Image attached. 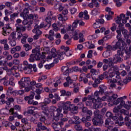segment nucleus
<instances>
[{
  "label": "nucleus",
  "instance_id": "nucleus-1",
  "mask_svg": "<svg viewBox=\"0 0 131 131\" xmlns=\"http://www.w3.org/2000/svg\"><path fill=\"white\" fill-rule=\"evenodd\" d=\"M118 98V95L116 94H113L111 95V93L105 92L104 93V96L102 97V98H100V97L97 98V101H98L99 103L100 107L103 106L101 103L103 102V101H107L108 102V106L111 107L113 106V105H118L117 107H115L114 110L113 112L114 113H117V112H119L120 109H122V108H128V105H126V103H125V101L124 100H126L127 99V96H124ZM116 99H117L116 100Z\"/></svg>",
  "mask_w": 131,
  "mask_h": 131
},
{
  "label": "nucleus",
  "instance_id": "nucleus-2",
  "mask_svg": "<svg viewBox=\"0 0 131 131\" xmlns=\"http://www.w3.org/2000/svg\"><path fill=\"white\" fill-rule=\"evenodd\" d=\"M115 74H116V79H110L108 80V83H111L110 86L112 88H115V82L118 84V85H123V83L126 84L129 80H131V72L128 74V78L124 79L123 81L121 78H120V73H119V69H118V67L114 66L111 67L108 70V76L110 78H112V77H114L115 76Z\"/></svg>",
  "mask_w": 131,
  "mask_h": 131
},
{
  "label": "nucleus",
  "instance_id": "nucleus-3",
  "mask_svg": "<svg viewBox=\"0 0 131 131\" xmlns=\"http://www.w3.org/2000/svg\"><path fill=\"white\" fill-rule=\"evenodd\" d=\"M118 49L119 50H118L117 54L114 57V58L104 59L103 60V63L108 64L109 66H112L113 63H118V62H122L123 60L122 58L123 57L124 51H125L127 55H131V46H129V49H127V48L125 46H119V48Z\"/></svg>",
  "mask_w": 131,
  "mask_h": 131
},
{
  "label": "nucleus",
  "instance_id": "nucleus-4",
  "mask_svg": "<svg viewBox=\"0 0 131 131\" xmlns=\"http://www.w3.org/2000/svg\"><path fill=\"white\" fill-rule=\"evenodd\" d=\"M41 109L43 111V113L46 115L51 114V116L54 117V120H59L60 118L63 117L62 113V107L57 108L55 106H52L50 107V112L49 111V107L47 105H42Z\"/></svg>",
  "mask_w": 131,
  "mask_h": 131
},
{
  "label": "nucleus",
  "instance_id": "nucleus-5",
  "mask_svg": "<svg viewBox=\"0 0 131 131\" xmlns=\"http://www.w3.org/2000/svg\"><path fill=\"white\" fill-rule=\"evenodd\" d=\"M49 55L47 56V61L54 59V63H58L59 60H63L65 57V52H62L58 54V51L54 47L52 48L49 52Z\"/></svg>",
  "mask_w": 131,
  "mask_h": 131
},
{
  "label": "nucleus",
  "instance_id": "nucleus-6",
  "mask_svg": "<svg viewBox=\"0 0 131 131\" xmlns=\"http://www.w3.org/2000/svg\"><path fill=\"white\" fill-rule=\"evenodd\" d=\"M18 84L20 89H25L26 92H30L32 90V86H30V78L29 77H25L21 78L18 81Z\"/></svg>",
  "mask_w": 131,
  "mask_h": 131
},
{
  "label": "nucleus",
  "instance_id": "nucleus-7",
  "mask_svg": "<svg viewBox=\"0 0 131 131\" xmlns=\"http://www.w3.org/2000/svg\"><path fill=\"white\" fill-rule=\"evenodd\" d=\"M100 112L99 111H95L94 113V117L92 119L93 124L94 125H102L103 124V120L101 115H99Z\"/></svg>",
  "mask_w": 131,
  "mask_h": 131
},
{
  "label": "nucleus",
  "instance_id": "nucleus-8",
  "mask_svg": "<svg viewBox=\"0 0 131 131\" xmlns=\"http://www.w3.org/2000/svg\"><path fill=\"white\" fill-rule=\"evenodd\" d=\"M119 48V42H116V45L114 46L113 47L111 46V45H108L107 46V51L103 52V56L104 57V58H108V57H110L111 55V51H115V50L118 49Z\"/></svg>",
  "mask_w": 131,
  "mask_h": 131
},
{
  "label": "nucleus",
  "instance_id": "nucleus-9",
  "mask_svg": "<svg viewBox=\"0 0 131 131\" xmlns=\"http://www.w3.org/2000/svg\"><path fill=\"white\" fill-rule=\"evenodd\" d=\"M85 101H87V102H89L88 101H91L94 104V108H95V109L100 108V102L98 101V98H97L96 100L94 96H88V98L84 97L82 99V101L85 102Z\"/></svg>",
  "mask_w": 131,
  "mask_h": 131
},
{
  "label": "nucleus",
  "instance_id": "nucleus-10",
  "mask_svg": "<svg viewBox=\"0 0 131 131\" xmlns=\"http://www.w3.org/2000/svg\"><path fill=\"white\" fill-rule=\"evenodd\" d=\"M45 26V24H41L40 27L38 25L35 26V28L32 30L33 33H35L36 35L33 36L34 39H38L39 38V36L41 35V32L39 30V28H41Z\"/></svg>",
  "mask_w": 131,
  "mask_h": 131
},
{
  "label": "nucleus",
  "instance_id": "nucleus-11",
  "mask_svg": "<svg viewBox=\"0 0 131 131\" xmlns=\"http://www.w3.org/2000/svg\"><path fill=\"white\" fill-rule=\"evenodd\" d=\"M79 33V30H77L76 31H72V33L70 34V36L68 34H66L64 36V39H68V38H74V40H77L78 39V34Z\"/></svg>",
  "mask_w": 131,
  "mask_h": 131
},
{
  "label": "nucleus",
  "instance_id": "nucleus-12",
  "mask_svg": "<svg viewBox=\"0 0 131 131\" xmlns=\"http://www.w3.org/2000/svg\"><path fill=\"white\" fill-rule=\"evenodd\" d=\"M17 38L16 37V32H13L10 35L8 40H9V45L11 47H15L16 46V40Z\"/></svg>",
  "mask_w": 131,
  "mask_h": 131
},
{
  "label": "nucleus",
  "instance_id": "nucleus-13",
  "mask_svg": "<svg viewBox=\"0 0 131 131\" xmlns=\"http://www.w3.org/2000/svg\"><path fill=\"white\" fill-rule=\"evenodd\" d=\"M32 53L33 56H34V59H35V60H40V47H37L35 48L34 49H33L32 50Z\"/></svg>",
  "mask_w": 131,
  "mask_h": 131
},
{
  "label": "nucleus",
  "instance_id": "nucleus-14",
  "mask_svg": "<svg viewBox=\"0 0 131 131\" xmlns=\"http://www.w3.org/2000/svg\"><path fill=\"white\" fill-rule=\"evenodd\" d=\"M3 35H4V36H7V35H9L10 33L12 31V27H11L10 24H7L3 28Z\"/></svg>",
  "mask_w": 131,
  "mask_h": 131
},
{
  "label": "nucleus",
  "instance_id": "nucleus-15",
  "mask_svg": "<svg viewBox=\"0 0 131 131\" xmlns=\"http://www.w3.org/2000/svg\"><path fill=\"white\" fill-rule=\"evenodd\" d=\"M117 33L118 34V35L117 36V38L118 39V42H119L120 46H123V47H126V45H125V43L124 42V41H123V39L121 38V32L120 30H117Z\"/></svg>",
  "mask_w": 131,
  "mask_h": 131
},
{
  "label": "nucleus",
  "instance_id": "nucleus-16",
  "mask_svg": "<svg viewBox=\"0 0 131 131\" xmlns=\"http://www.w3.org/2000/svg\"><path fill=\"white\" fill-rule=\"evenodd\" d=\"M91 73L92 79L95 80L96 83H100V80L96 79V76L98 75V72L95 69H92L90 71Z\"/></svg>",
  "mask_w": 131,
  "mask_h": 131
},
{
  "label": "nucleus",
  "instance_id": "nucleus-17",
  "mask_svg": "<svg viewBox=\"0 0 131 131\" xmlns=\"http://www.w3.org/2000/svg\"><path fill=\"white\" fill-rule=\"evenodd\" d=\"M28 20L30 21V24H33L37 19H38V15L37 14H30L27 16Z\"/></svg>",
  "mask_w": 131,
  "mask_h": 131
},
{
  "label": "nucleus",
  "instance_id": "nucleus-18",
  "mask_svg": "<svg viewBox=\"0 0 131 131\" xmlns=\"http://www.w3.org/2000/svg\"><path fill=\"white\" fill-rule=\"evenodd\" d=\"M112 119L114 121L116 124H118L119 126H122V125L124 124V123L123 122H118V120H120V121L123 120V118L121 116H120L118 118H117V117L116 116H114L112 117Z\"/></svg>",
  "mask_w": 131,
  "mask_h": 131
},
{
  "label": "nucleus",
  "instance_id": "nucleus-19",
  "mask_svg": "<svg viewBox=\"0 0 131 131\" xmlns=\"http://www.w3.org/2000/svg\"><path fill=\"white\" fill-rule=\"evenodd\" d=\"M71 106H74V104H71V102L70 101H66L63 103L62 109L64 111H68V110H70Z\"/></svg>",
  "mask_w": 131,
  "mask_h": 131
},
{
  "label": "nucleus",
  "instance_id": "nucleus-20",
  "mask_svg": "<svg viewBox=\"0 0 131 131\" xmlns=\"http://www.w3.org/2000/svg\"><path fill=\"white\" fill-rule=\"evenodd\" d=\"M67 82H64L63 83L64 86L65 88H67V86H69V88H73L74 86V84H73V81L71 80V78L70 77H68L66 78Z\"/></svg>",
  "mask_w": 131,
  "mask_h": 131
},
{
  "label": "nucleus",
  "instance_id": "nucleus-21",
  "mask_svg": "<svg viewBox=\"0 0 131 131\" xmlns=\"http://www.w3.org/2000/svg\"><path fill=\"white\" fill-rule=\"evenodd\" d=\"M34 93H33L29 96H26L25 97V101H28V103L30 105H32L33 104V98H34Z\"/></svg>",
  "mask_w": 131,
  "mask_h": 131
},
{
  "label": "nucleus",
  "instance_id": "nucleus-22",
  "mask_svg": "<svg viewBox=\"0 0 131 131\" xmlns=\"http://www.w3.org/2000/svg\"><path fill=\"white\" fill-rule=\"evenodd\" d=\"M23 69L26 74H30L32 72V64H29L28 67L24 68Z\"/></svg>",
  "mask_w": 131,
  "mask_h": 131
},
{
  "label": "nucleus",
  "instance_id": "nucleus-23",
  "mask_svg": "<svg viewBox=\"0 0 131 131\" xmlns=\"http://www.w3.org/2000/svg\"><path fill=\"white\" fill-rule=\"evenodd\" d=\"M124 17H125V15L124 14H121L120 16L117 17V19L116 20V23H117V24H119V27H122V26H123V24H121V19L124 18Z\"/></svg>",
  "mask_w": 131,
  "mask_h": 131
},
{
  "label": "nucleus",
  "instance_id": "nucleus-24",
  "mask_svg": "<svg viewBox=\"0 0 131 131\" xmlns=\"http://www.w3.org/2000/svg\"><path fill=\"white\" fill-rule=\"evenodd\" d=\"M106 89H107V88L105 86H102L100 87L99 92L96 91L95 92L94 97H98V96H99V94H100V93H101V94H103V93H104L105 91H106Z\"/></svg>",
  "mask_w": 131,
  "mask_h": 131
},
{
  "label": "nucleus",
  "instance_id": "nucleus-25",
  "mask_svg": "<svg viewBox=\"0 0 131 131\" xmlns=\"http://www.w3.org/2000/svg\"><path fill=\"white\" fill-rule=\"evenodd\" d=\"M34 110H37V107L35 106H29L27 107V113L28 114H34Z\"/></svg>",
  "mask_w": 131,
  "mask_h": 131
},
{
  "label": "nucleus",
  "instance_id": "nucleus-26",
  "mask_svg": "<svg viewBox=\"0 0 131 131\" xmlns=\"http://www.w3.org/2000/svg\"><path fill=\"white\" fill-rule=\"evenodd\" d=\"M107 73H108V76H107ZM105 77L108 79V82L109 81L110 79H109V77H109V71H108V73L107 72H105L102 75H100V76H99L98 78L99 80H103V79L105 78Z\"/></svg>",
  "mask_w": 131,
  "mask_h": 131
},
{
  "label": "nucleus",
  "instance_id": "nucleus-27",
  "mask_svg": "<svg viewBox=\"0 0 131 131\" xmlns=\"http://www.w3.org/2000/svg\"><path fill=\"white\" fill-rule=\"evenodd\" d=\"M63 124H64V123L62 122H54L52 124V127H53L54 129H57L59 126L61 127Z\"/></svg>",
  "mask_w": 131,
  "mask_h": 131
},
{
  "label": "nucleus",
  "instance_id": "nucleus-28",
  "mask_svg": "<svg viewBox=\"0 0 131 131\" xmlns=\"http://www.w3.org/2000/svg\"><path fill=\"white\" fill-rule=\"evenodd\" d=\"M61 71L63 75H68L69 74V69L67 66H63L61 68Z\"/></svg>",
  "mask_w": 131,
  "mask_h": 131
},
{
  "label": "nucleus",
  "instance_id": "nucleus-29",
  "mask_svg": "<svg viewBox=\"0 0 131 131\" xmlns=\"http://www.w3.org/2000/svg\"><path fill=\"white\" fill-rule=\"evenodd\" d=\"M29 12V11L28 10V9L26 8L24 10V11L23 13L20 14V16L23 17L24 19H26V17L28 16L27 14Z\"/></svg>",
  "mask_w": 131,
  "mask_h": 131
},
{
  "label": "nucleus",
  "instance_id": "nucleus-30",
  "mask_svg": "<svg viewBox=\"0 0 131 131\" xmlns=\"http://www.w3.org/2000/svg\"><path fill=\"white\" fill-rule=\"evenodd\" d=\"M71 107H73L71 108ZM77 110H78V107L75 106L74 104V106H71L70 109L69 110V111L74 114H76V113H77Z\"/></svg>",
  "mask_w": 131,
  "mask_h": 131
},
{
  "label": "nucleus",
  "instance_id": "nucleus-31",
  "mask_svg": "<svg viewBox=\"0 0 131 131\" xmlns=\"http://www.w3.org/2000/svg\"><path fill=\"white\" fill-rule=\"evenodd\" d=\"M30 64L28 63V61L25 60L24 61L23 64H20L19 65V68H21V69H23L24 68H25L26 67H28Z\"/></svg>",
  "mask_w": 131,
  "mask_h": 131
},
{
  "label": "nucleus",
  "instance_id": "nucleus-32",
  "mask_svg": "<svg viewBox=\"0 0 131 131\" xmlns=\"http://www.w3.org/2000/svg\"><path fill=\"white\" fill-rule=\"evenodd\" d=\"M23 47L26 52H28V51H30V50L32 49V46H30L29 43L24 45Z\"/></svg>",
  "mask_w": 131,
  "mask_h": 131
},
{
  "label": "nucleus",
  "instance_id": "nucleus-33",
  "mask_svg": "<svg viewBox=\"0 0 131 131\" xmlns=\"http://www.w3.org/2000/svg\"><path fill=\"white\" fill-rule=\"evenodd\" d=\"M25 30H26V27H23L22 25L16 27V32H18V33L21 32V31H25Z\"/></svg>",
  "mask_w": 131,
  "mask_h": 131
},
{
  "label": "nucleus",
  "instance_id": "nucleus-34",
  "mask_svg": "<svg viewBox=\"0 0 131 131\" xmlns=\"http://www.w3.org/2000/svg\"><path fill=\"white\" fill-rule=\"evenodd\" d=\"M85 75V74H81L80 75V78L79 79V80L80 81H83L84 83H88V79L86 78H83V76H84Z\"/></svg>",
  "mask_w": 131,
  "mask_h": 131
},
{
  "label": "nucleus",
  "instance_id": "nucleus-35",
  "mask_svg": "<svg viewBox=\"0 0 131 131\" xmlns=\"http://www.w3.org/2000/svg\"><path fill=\"white\" fill-rule=\"evenodd\" d=\"M0 112L1 114H3V115H5V116L9 115V114H8V113L9 112V110H8V108L1 109L0 111Z\"/></svg>",
  "mask_w": 131,
  "mask_h": 131
},
{
  "label": "nucleus",
  "instance_id": "nucleus-36",
  "mask_svg": "<svg viewBox=\"0 0 131 131\" xmlns=\"http://www.w3.org/2000/svg\"><path fill=\"white\" fill-rule=\"evenodd\" d=\"M61 82V80L59 78H56L54 79V83H53V84L55 86V88H57L58 85H59V83Z\"/></svg>",
  "mask_w": 131,
  "mask_h": 131
},
{
  "label": "nucleus",
  "instance_id": "nucleus-37",
  "mask_svg": "<svg viewBox=\"0 0 131 131\" xmlns=\"http://www.w3.org/2000/svg\"><path fill=\"white\" fill-rule=\"evenodd\" d=\"M58 19L59 21H66L68 20V18L67 16H63L61 14H59L58 15Z\"/></svg>",
  "mask_w": 131,
  "mask_h": 131
},
{
  "label": "nucleus",
  "instance_id": "nucleus-38",
  "mask_svg": "<svg viewBox=\"0 0 131 131\" xmlns=\"http://www.w3.org/2000/svg\"><path fill=\"white\" fill-rule=\"evenodd\" d=\"M42 53L44 54H50V48L49 47H44L41 49Z\"/></svg>",
  "mask_w": 131,
  "mask_h": 131
},
{
  "label": "nucleus",
  "instance_id": "nucleus-39",
  "mask_svg": "<svg viewBox=\"0 0 131 131\" xmlns=\"http://www.w3.org/2000/svg\"><path fill=\"white\" fill-rule=\"evenodd\" d=\"M45 20L47 23H48V24H50L48 26V28H50V26H51V24H52V23H51L52 22V18L51 17V16H47L46 17Z\"/></svg>",
  "mask_w": 131,
  "mask_h": 131
},
{
  "label": "nucleus",
  "instance_id": "nucleus-40",
  "mask_svg": "<svg viewBox=\"0 0 131 131\" xmlns=\"http://www.w3.org/2000/svg\"><path fill=\"white\" fill-rule=\"evenodd\" d=\"M99 14H100V12L97 9H94L91 12V15L94 17L99 15Z\"/></svg>",
  "mask_w": 131,
  "mask_h": 131
},
{
  "label": "nucleus",
  "instance_id": "nucleus-41",
  "mask_svg": "<svg viewBox=\"0 0 131 131\" xmlns=\"http://www.w3.org/2000/svg\"><path fill=\"white\" fill-rule=\"evenodd\" d=\"M78 34H79V42H83V41H85V39L84 38H83V34L82 33H79H79Z\"/></svg>",
  "mask_w": 131,
  "mask_h": 131
},
{
  "label": "nucleus",
  "instance_id": "nucleus-42",
  "mask_svg": "<svg viewBox=\"0 0 131 131\" xmlns=\"http://www.w3.org/2000/svg\"><path fill=\"white\" fill-rule=\"evenodd\" d=\"M98 36L97 34H94L93 35H90L88 37V39L90 40H94V39H96L98 38Z\"/></svg>",
  "mask_w": 131,
  "mask_h": 131
},
{
  "label": "nucleus",
  "instance_id": "nucleus-43",
  "mask_svg": "<svg viewBox=\"0 0 131 131\" xmlns=\"http://www.w3.org/2000/svg\"><path fill=\"white\" fill-rule=\"evenodd\" d=\"M24 20L23 21V24L24 25H31V24H30V21L28 20V18L27 17H26V18H24Z\"/></svg>",
  "mask_w": 131,
  "mask_h": 131
},
{
  "label": "nucleus",
  "instance_id": "nucleus-44",
  "mask_svg": "<svg viewBox=\"0 0 131 131\" xmlns=\"http://www.w3.org/2000/svg\"><path fill=\"white\" fill-rule=\"evenodd\" d=\"M112 118H108L106 119L105 120V124L106 125H110V124H113V122L112 121Z\"/></svg>",
  "mask_w": 131,
  "mask_h": 131
},
{
  "label": "nucleus",
  "instance_id": "nucleus-45",
  "mask_svg": "<svg viewBox=\"0 0 131 131\" xmlns=\"http://www.w3.org/2000/svg\"><path fill=\"white\" fill-rule=\"evenodd\" d=\"M105 131H118V129L116 127L113 128V127L110 126Z\"/></svg>",
  "mask_w": 131,
  "mask_h": 131
},
{
  "label": "nucleus",
  "instance_id": "nucleus-46",
  "mask_svg": "<svg viewBox=\"0 0 131 131\" xmlns=\"http://www.w3.org/2000/svg\"><path fill=\"white\" fill-rule=\"evenodd\" d=\"M111 8L110 7H106L105 8V11L107 12L108 13L109 15H113L114 14V12L111 11Z\"/></svg>",
  "mask_w": 131,
  "mask_h": 131
},
{
  "label": "nucleus",
  "instance_id": "nucleus-47",
  "mask_svg": "<svg viewBox=\"0 0 131 131\" xmlns=\"http://www.w3.org/2000/svg\"><path fill=\"white\" fill-rule=\"evenodd\" d=\"M72 71H74V72H77V71H80V72H82L81 69H79L78 67H74L72 68Z\"/></svg>",
  "mask_w": 131,
  "mask_h": 131
},
{
  "label": "nucleus",
  "instance_id": "nucleus-48",
  "mask_svg": "<svg viewBox=\"0 0 131 131\" xmlns=\"http://www.w3.org/2000/svg\"><path fill=\"white\" fill-rule=\"evenodd\" d=\"M5 16H10L12 14V11L8 9H5L4 11Z\"/></svg>",
  "mask_w": 131,
  "mask_h": 131
},
{
  "label": "nucleus",
  "instance_id": "nucleus-49",
  "mask_svg": "<svg viewBox=\"0 0 131 131\" xmlns=\"http://www.w3.org/2000/svg\"><path fill=\"white\" fill-rule=\"evenodd\" d=\"M75 128L77 131H82V127L80 125H76L75 126Z\"/></svg>",
  "mask_w": 131,
  "mask_h": 131
},
{
  "label": "nucleus",
  "instance_id": "nucleus-50",
  "mask_svg": "<svg viewBox=\"0 0 131 131\" xmlns=\"http://www.w3.org/2000/svg\"><path fill=\"white\" fill-rule=\"evenodd\" d=\"M53 30H54V31H59V27H58L57 26V24H56L55 23L52 24V25Z\"/></svg>",
  "mask_w": 131,
  "mask_h": 131
},
{
  "label": "nucleus",
  "instance_id": "nucleus-51",
  "mask_svg": "<svg viewBox=\"0 0 131 131\" xmlns=\"http://www.w3.org/2000/svg\"><path fill=\"white\" fill-rule=\"evenodd\" d=\"M12 102H14V98H9L8 99V100L6 102L7 105H10Z\"/></svg>",
  "mask_w": 131,
  "mask_h": 131
},
{
  "label": "nucleus",
  "instance_id": "nucleus-52",
  "mask_svg": "<svg viewBox=\"0 0 131 131\" xmlns=\"http://www.w3.org/2000/svg\"><path fill=\"white\" fill-rule=\"evenodd\" d=\"M93 27L95 29L99 28V27H100V23L99 21H96V23H94L93 24Z\"/></svg>",
  "mask_w": 131,
  "mask_h": 131
},
{
  "label": "nucleus",
  "instance_id": "nucleus-53",
  "mask_svg": "<svg viewBox=\"0 0 131 131\" xmlns=\"http://www.w3.org/2000/svg\"><path fill=\"white\" fill-rule=\"evenodd\" d=\"M78 24V20L76 19L74 20V21L73 22L72 24V27H73V28H76V27H77Z\"/></svg>",
  "mask_w": 131,
  "mask_h": 131
},
{
  "label": "nucleus",
  "instance_id": "nucleus-54",
  "mask_svg": "<svg viewBox=\"0 0 131 131\" xmlns=\"http://www.w3.org/2000/svg\"><path fill=\"white\" fill-rule=\"evenodd\" d=\"M14 108H11L9 110H8L9 114H10V115H15L16 113H14Z\"/></svg>",
  "mask_w": 131,
  "mask_h": 131
},
{
  "label": "nucleus",
  "instance_id": "nucleus-55",
  "mask_svg": "<svg viewBox=\"0 0 131 131\" xmlns=\"http://www.w3.org/2000/svg\"><path fill=\"white\" fill-rule=\"evenodd\" d=\"M8 43V39L5 38L3 39H0V43L2 45H6V43Z\"/></svg>",
  "mask_w": 131,
  "mask_h": 131
},
{
  "label": "nucleus",
  "instance_id": "nucleus-56",
  "mask_svg": "<svg viewBox=\"0 0 131 131\" xmlns=\"http://www.w3.org/2000/svg\"><path fill=\"white\" fill-rule=\"evenodd\" d=\"M84 18L86 20H89V19H90V16L88 15V12L86 11H84Z\"/></svg>",
  "mask_w": 131,
  "mask_h": 131
},
{
  "label": "nucleus",
  "instance_id": "nucleus-57",
  "mask_svg": "<svg viewBox=\"0 0 131 131\" xmlns=\"http://www.w3.org/2000/svg\"><path fill=\"white\" fill-rule=\"evenodd\" d=\"M89 130L90 131H101L100 128H93V127L89 128Z\"/></svg>",
  "mask_w": 131,
  "mask_h": 131
},
{
  "label": "nucleus",
  "instance_id": "nucleus-58",
  "mask_svg": "<svg viewBox=\"0 0 131 131\" xmlns=\"http://www.w3.org/2000/svg\"><path fill=\"white\" fill-rule=\"evenodd\" d=\"M2 124L4 126L7 127V126H9V125H10V123L7 121H4L2 122Z\"/></svg>",
  "mask_w": 131,
  "mask_h": 131
},
{
  "label": "nucleus",
  "instance_id": "nucleus-59",
  "mask_svg": "<svg viewBox=\"0 0 131 131\" xmlns=\"http://www.w3.org/2000/svg\"><path fill=\"white\" fill-rule=\"evenodd\" d=\"M42 88H38L36 90V94H37L38 95H39V94H41V92H42Z\"/></svg>",
  "mask_w": 131,
  "mask_h": 131
},
{
  "label": "nucleus",
  "instance_id": "nucleus-60",
  "mask_svg": "<svg viewBox=\"0 0 131 131\" xmlns=\"http://www.w3.org/2000/svg\"><path fill=\"white\" fill-rule=\"evenodd\" d=\"M77 11V9L75 8H72L70 9L71 13L72 14H75Z\"/></svg>",
  "mask_w": 131,
  "mask_h": 131
},
{
  "label": "nucleus",
  "instance_id": "nucleus-61",
  "mask_svg": "<svg viewBox=\"0 0 131 131\" xmlns=\"http://www.w3.org/2000/svg\"><path fill=\"white\" fill-rule=\"evenodd\" d=\"M18 13L17 12H15L13 14H12L10 17L11 19H15L16 17H18Z\"/></svg>",
  "mask_w": 131,
  "mask_h": 131
},
{
  "label": "nucleus",
  "instance_id": "nucleus-62",
  "mask_svg": "<svg viewBox=\"0 0 131 131\" xmlns=\"http://www.w3.org/2000/svg\"><path fill=\"white\" fill-rule=\"evenodd\" d=\"M33 57H34L33 56V54H31L30 56V58H29V60L31 63L34 62L35 60H34V58H33Z\"/></svg>",
  "mask_w": 131,
  "mask_h": 131
},
{
  "label": "nucleus",
  "instance_id": "nucleus-63",
  "mask_svg": "<svg viewBox=\"0 0 131 131\" xmlns=\"http://www.w3.org/2000/svg\"><path fill=\"white\" fill-rule=\"evenodd\" d=\"M53 66H54V64L51 63L50 64H46L45 65V68L46 69H51V68H52V67H53Z\"/></svg>",
  "mask_w": 131,
  "mask_h": 131
},
{
  "label": "nucleus",
  "instance_id": "nucleus-64",
  "mask_svg": "<svg viewBox=\"0 0 131 131\" xmlns=\"http://www.w3.org/2000/svg\"><path fill=\"white\" fill-rule=\"evenodd\" d=\"M74 119L75 120L76 123H79L80 122V119H79V117H74Z\"/></svg>",
  "mask_w": 131,
  "mask_h": 131
}]
</instances>
